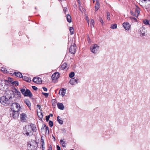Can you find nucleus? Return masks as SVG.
<instances>
[{
	"label": "nucleus",
	"instance_id": "obj_1",
	"mask_svg": "<svg viewBox=\"0 0 150 150\" xmlns=\"http://www.w3.org/2000/svg\"><path fill=\"white\" fill-rule=\"evenodd\" d=\"M37 130V129L35 126L31 124L25 126L23 128V134L27 136H30L32 135L33 132H35Z\"/></svg>",
	"mask_w": 150,
	"mask_h": 150
},
{
	"label": "nucleus",
	"instance_id": "obj_2",
	"mask_svg": "<svg viewBox=\"0 0 150 150\" xmlns=\"http://www.w3.org/2000/svg\"><path fill=\"white\" fill-rule=\"evenodd\" d=\"M20 106L18 103H13L12 104L11 109V111H18L20 110Z\"/></svg>",
	"mask_w": 150,
	"mask_h": 150
},
{
	"label": "nucleus",
	"instance_id": "obj_3",
	"mask_svg": "<svg viewBox=\"0 0 150 150\" xmlns=\"http://www.w3.org/2000/svg\"><path fill=\"white\" fill-rule=\"evenodd\" d=\"M5 96L10 102H11V100L14 98L15 94L13 91H8L6 92V95Z\"/></svg>",
	"mask_w": 150,
	"mask_h": 150
},
{
	"label": "nucleus",
	"instance_id": "obj_4",
	"mask_svg": "<svg viewBox=\"0 0 150 150\" xmlns=\"http://www.w3.org/2000/svg\"><path fill=\"white\" fill-rule=\"evenodd\" d=\"M10 101L5 96L1 97L0 98V102L3 105L7 106L10 104Z\"/></svg>",
	"mask_w": 150,
	"mask_h": 150
},
{
	"label": "nucleus",
	"instance_id": "obj_5",
	"mask_svg": "<svg viewBox=\"0 0 150 150\" xmlns=\"http://www.w3.org/2000/svg\"><path fill=\"white\" fill-rule=\"evenodd\" d=\"M99 46L97 44H95L93 45L91 47V51L94 54L96 53L99 49Z\"/></svg>",
	"mask_w": 150,
	"mask_h": 150
},
{
	"label": "nucleus",
	"instance_id": "obj_6",
	"mask_svg": "<svg viewBox=\"0 0 150 150\" xmlns=\"http://www.w3.org/2000/svg\"><path fill=\"white\" fill-rule=\"evenodd\" d=\"M76 47L75 43L74 44V45H71L69 48V51L71 52V54H74L76 52Z\"/></svg>",
	"mask_w": 150,
	"mask_h": 150
},
{
	"label": "nucleus",
	"instance_id": "obj_7",
	"mask_svg": "<svg viewBox=\"0 0 150 150\" xmlns=\"http://www.w3.org/2000/svg\"><path fill=\"white\" fill-rule=\"evenodd\" d=\"M18 111H10V117L14 118H16L19 116Z\"/></svg>",
	"mask_w": 150,
	"mask_h": 150
},
{
	"label": "nucleus",
	"instance_id": "obj_8",
	"mask_svg": "<svg viewBox=\"0 0 150 150\" xmlns=\"http://www.w3.org/2000/svg\"><path fill=\"white\" fill-rule=\"evenodd\" d=\"M33 81L35 83L37 84H41L42 82L41 79L38 77H34L33 79Z\"/></svg>",
	"mask_w": 150,
	"mask_h": 150
},
{
	"label": "nucleus",
	"instance_id": "obj_9",
	"mask_svg": "<svg viewBox=\"0 0 150 150\" xmlns=\"http://www.w3.org/2000/svg\"><path fill=\"white\" fill-rule=\"evenodd\" d=\"M79 79L77 78L75 79L74 78H71L70 79L69 83L72 85H75L78 82Z\"/></svg>",
	"mask_w": 150,
	"mask_h": 150
},
{
	"label": "nucleus",
	"instance_id": "obj_10",
	"mask_svg": "<svg viewBox=\"0 0 150 150\" xmlns=\"http://www.w3.org/2000/svg\"><path fill=\"white\" fill-rule=\"evenodd\" d=\"M123 25L126 30H129L130 29V25L127 22H125L123 24Z\"/></svg>",
	"mask_w": 150,
	"mask_h": 150
},
{
	"label": "nucleus",
	"instance_id": "obj_11",
	"mask_svg": "<svg viewBox=\"0 0 150 150\" xmlns=\"http://www.w3.org/2000/svg\"><path fill=\"white\" fill-rule=\"evenodd\" d=\"M59 74L58 72H55L52 76V78L53 80L58 79L59 77Z\"/></svg>",
	"mask_w": 150,
	"mask_h": 150
},
{
	"label": "nucleus",
	"instance_id": "obj_12",
	"mask_svg": "<svg viewBox=\"0 0 150 150\" xmlns=\"http://www.w3.org/2000/svg\"><path fill=\"white\" fill-rule=\"evenodd\" d=\"M36 147L35 146L32 145L29 143L28 144V150H35Z\"/></svg>",
	"mask_w": 150,
	"mask_h": 150
},
{
	"label": "nucleus",
	"instance_id": "obj_13",
	"mask_svg": "<svg viewBox=\"0 0 150 150\" xmlns=\"http://www.w3.org/2000/svg\"><path fill=\"white\" fill-rule=\"evenodd\" d=\"M32 96L33 95L30 90L28 89H26L25 96H28L30 98H31Z\"/></svg>",
	"mask_w": 150,
	"mask_h": 150
},
{
	"label": "nucleus",
	"instance_id": "obj_14",
	"mask_svg": "<svg viewBox=\"0 0 150 150\" xmlns=\"http://www.w3.org/2000/svg\"><path fill=\"white\" fill-rule=\"evenodd\" d=\"M26 117V114L25 113H22L20 115V118L21 121L25 122L26 120L25 118Z\"/></svg>",
	"mask_w": 150,
	"mask_h": 150
},
{
	"label": "nucleus",
	"instance_id": "obj_15",
	"mask_svg": "<svg viewBox=\"0 0 150 150\" xmlns=\"http://www.w3.org/2000/svg\"><path fill=\"white\" fill-rule=\"evenodd\" d=\"M57 105L59 109L62 110L64 109V106L62 103H58L57 104Z\"/></svg>",
	"mask_w": 150,
	"mask_h": 150
},
{
	"label": "nucleus",
	"instance_id": "obj_16",
	"mask_svg": "<svg viewBox=\"0 0 150 150\" xmlns=\"http://www.w3.org/2000/svg\"><path fill=\"white\" fill-rule=\"evenodd\" d=\"M66 89H64V88H61L59 91V93H60V92H62L61 93V95L62 96V97H63L65 95V94L66 93Z\"/></svg>",
	"mask_w": 150,
	"mask_h": 150
},
{
	"label": "nucleus",
	"instance_id": "obj_17",
	"mask_svg": "<svg viewBox=\"0 0 150 150\" xmlns=\"http://www.w3.org/2000/svg\"><path fill=\"white\" fill-rule=\"evenodd\" d=\"M13 74L15 75L16 76L20 78H22L23 75L21 73L18 72H15Z\"/></svg>",
	"mask_w": 150,
	"mask_h": 150
},
{
	"label": "nucleus",
	"instance_id": "obj_18",
	"mask_svg": "<svg viewBox=\"0 0 150 150\" xmlns=\"http://www.w3.org/2000/svg\"><path fill=\"white\" fill-rule=\"evenodd\" d=\"M140 31L142 36H144L145 35V33L146 31L144 27H143L141 28L140 29Z\"/></svg>",
	"mask_w": 150,
	"mask_h": 150
},
{
	"label": "nucleus",
	"instance_id": "obj_19",
	"mask_svg": "<svg viewBox=\"0 0 150 150\" xmlns=\"http://www.w3.org/2000/svg\"><path fill=\"white\" fill-rule=\"evenodd\" d=\"M25 103L30 110L31 103L28 100L26 99L25 100Z\"/></svg>",
	"mask_w": 150,
	"mask_h": 150
},
{
	"label": "nucleus",
	"instance_id": "obj_20",
	"mask_svg": "<svg viewBox=\"0 0 150 150\" xmlns=\"http://www.w3.org/2000/svg\"><path fill=\"white\" fill-rule=\"evenodd\" d=\"M45 127V130L46 131V133H48V134L49 133V128L48 127L46 126L45 125H43V126L42 127V129H43Z\"/></svg>",
	"mask_w": 150,
	"mask_h": 150
},
{
	"label": "nucleus",
	"instance_id": "obj_21",
	"mask_svg": "<svg viewBox=\"0 0 150 150\" xmlns=\"http://www.w3.org/2000/svg\"><path fill=\"white\" fill-rule=\"evenodd\" d=\"M22 78H23V79L25 81H27L28 82H30L31 81V79L30 78L26 76H23V77Z\"/></svg>",
	"mask_w": 150,
	"mask_h": 150
},
{
	"label": "nucleus",
	"instance_id": "obj_22",
	"mask_svg": "<svg viewBox=\"0 0 150 150\" xmlns=\"http://www.w3.org/2000/svg\"><path fill=\"white\" fill-rule=\"evenodd\" d=\"M67 21L69 23H70L71 22V16L70 15H69V14L67 15Z\"/></svg>",
	"mask_w": 150,
	"mask_h": 150
},
{
	"label": "nucleus",
	"instance_id": "obj_23",
	"mask_svg": "<svg viewBox=\"0 0 150 150\" xmlns=\"http://www.w3.org/2000/svg\"><path fill=\"white\" fill-rule=\"evenodd\" d=\"M14 92L15 94L17 95L18 97L21 96V94L20 92L18 91L17 89H15Z\"/></svg>",
	"mask_w": 150,
	"mask_h": 150
},
{
	"label": "nucleus",
	"instance_id": "obj_24",
	"mask_svg": "<svg viewBox=\"0 0 150 150\" xmlns=\"http://www.w3.org/2000/svg\"><path fill=\"white\" fill-rule=\"evenodd\" d=\"M99 2L97 1L96 4L95 6V8L96 11L99 8Z\"/></svg>",
	"mask_w": 150,
	"mask_h": 150
},
{
	"label": "nucleus",
	"instance_id": "obj_25",
	"mask_svg": "<svg viewBox=\"0 0 150 150\" xmlns=\"http://www.w3.org/2000/svg\"><path fill=\"white\" fill-rule=\"evenodd\" d=\"M37 114L38 115V117L41 119H42V118L43 117V115H42V112H37Z\"/></svg>",
	"mask_w": 150,
	"mask_h": 150
},
{
	"label": "nucleus",
	"instance_id": "obj_26",
	"mask_svg": "<svg viewBox=\"0 0 150 150\" xmlns=\"http://www.w3.org/2000/svg\"><path fill=\"white\" fill-rule=\"evenodd\" d=\"M60 143L62 144L63 147H65L66 146L65 144H66L65 142V141H64L62 139H61L60 140Z\"/></svg>",
	"mask_w": 150,
	"mask_h": 150
},
{
	"label": "nucleus",
	"instance_id": "obj_27",
	"mask_svg": "<svg viewBox=\"0 0 150 150\" xmlns=\"http://www.w3.org/2000/svg\"><path fill=\"white\" fill-rule=\"evenodd\" d=\"M59 118H60V117L59 116L57 117V121L59 124L62 125L63 124V121L60 119H59Z\"/></svg>",
	"mask_w": 150,
	"mask_h": 150
},
{
	"label": "nucleus",
	"instance_id": "obj_28",
	"mask_svg": "<svg viewBox=\"0 0 150 150\" xmlns=\"http://www.w3.org/2000/svg\"><path fill=\"white\" fill-rule=\"evenodd\" d=\"M67 67V64L66 63H64L61 65L62 69H64Z\"/></svg>",
	"mask_w": 150,
	"mask_h": 150
},
{
	"label": "nucleus",
	"instance_id": "obj_29",
	"mask_svg": "<svg viewBox=\"0 0 150 150\" xmlns=\"http://www.w3.org/2000/svg\"><path fill=\"white\" fill-rule=\"evenodd\" d=\"M135 12L137 14V16H136V17H137L138 16V15L140 13V9L139 8L137 7L136 8Z\"/></svg>",
	"mask_w": 150,
	"mask_h": 150
},
{
	"label": "nucleus",
	"instance_id": "obj_30",
	"mask_svg": "<svg viewBox=\"0 0 150 150\" xmlns=\"http://www.w3.org/2000/svg\"><path fill=\"white\" fill-rule=\"evenodd\" d=\"M94 20L92 19H91V22H90V25L91 26V27H94Z\"/></svg>",
	"mask_w": 150,
	"mask_h": 150
},
{
	"label": "nucleus",
	"instance_id": "obj_31",
	"mask_svg": "<svg viewBox=\"0 0 150 150\" xmlns=\"http://www.w3.org/2000/svg\"><path fill=\"white\" fill-rule=\"evenodd\" d=\"M20 91L22 93L24 96H25V93H26V91L25 89H23V88H20Z\"/></svg>",
	"mask_w": 150,
	"mask_h": 150
},
{
	"label": "nucleus",
	"instance_id": "obj_32",
	"mask_svg": "<svg viewBox=\"0 0 150 150\" xmlns=\"http://www.w3.org/2000/svg\"><path fill=\"white\" fill-rule=\"evenodd\" d=\"M117 27V24H112L111 25L110 28L112 29H114L116 28Z\"/></svg>",
	"mask_w": 150,
	"mask_h": 150
},
{
	"label": "nucleus",
	"instance_id": "obj_33",
	"mask_svg": "<svg viewBox=\"0 0 150 150\" xmlns=\"http://www.w3.org/2000/svg\"><path fill=\"white\" fill-rule=\"evenodd\" d=\"M69 31L71 35H72L74 33V29L72 27H70Z\"/></svg>",
	"mask_w": 150,
	"mask_h": 150
},
{
	"label": "nucleus",
	"instance_id": "obj_34",
	"mask_svg": "<svg viewBox=\"0 0 150 150\" xmlns=\"http://www.w3.org/2000/svg\"><path fill=\"white\" fill-rule=\"evenodd\" d=\"M75 74L74 72H71L69 74V77L70 78H72L74 76Z\"/></svg>",
	"mask_w": 150,
	"mask_h": 150
},
{
	"label": "nucleus",
	"instance_id": "obj_35",
	"mask_svg": "<svg viewBox=\"0 0 150 150\" xmlns=\"http://www.w3.org/2000/svg\"><path fill=\"white\" fill-rule=\"evenodd\" d=\"M143 22L146 25H150V24H149V21L148 20L146 19L144 20Z\"/></svg>",
	"mask_w": 150,
	"mask_h": 150
},
{
	"label": "nucleus",
	"instance_id": "obj_36",
	"mask_svg": "<svg viewBox=\"0 0 150 150\" xmlns=\"http://www.w3.org/2000/svg\"><path fill=\"white\" fill-rule=\"evenodd\" d=\"M52 105L53 106H55L56 103V101L55 99H52Z\"/></svg>",
	"mask_w": 150,
	"mask_h": 150
},
{
	"label": "nucleus",
	"instance_id": "obj_37",
	"mask_svg": "<svg viewBox=\"0 0 150 150\" xmlns=\"http://www.w3.org/2000/svg\"><path fill=\"white\" fill-rule=\"evenodd\" d=\"M49 124L50 127H52L53 125V122L51 121H49Z\"/></svg>",
	"mask_w": 150,
	"mask_h": 150
},
{
	"label": "nucleus",
	"instance_id": "obj_38",
	"mask_svg": "<svg viewBox=\"0 0 150 150\" xmlns=\"http://www.w3.org/2000/svg\"><path fill=\"white\" fill-rule=\"evenodd\" d=\"M41 143H42V148L43 149V148H44V145L45 144L44 140L42 139V138L41 139Z\"/></svg>",
	"mask_w": 150,
	"mask_h": 150
},
{
	"label": "nucleus",
	"instance_id": "obj_39",
	"mask_svg": "<svg viewBox=\"0 0 150 150\" xmlns=\"http://www.w3.org/2000/svg\"><path fill=\"white\" fill-rule=\"evenodd\" d=\"M110 13L109 12H108L107 13V19L108 20H110Z\"/></svg>",
	"mask_w": 150,
	"mask_h": 150
},
{
	"label": "nucleus",
	"instance_id": "obj_40",
	"mask_svg": "<svg viewBox=\"0 0 150 150\" xmlns=\"http://www.w3.org/2000/svg\"><path fill=\"white\" fill-rule=\"evenodd\" d=\"M42 93L44 96H45L46 98L49 95V94H48V93H47L42 92Z\"/></svg>",
	"mask_w": 150,
	"mask_h": 150
},
{
	"label": "nucleus",
	"instance_id": "obj_41",
	"mask_svg": "<svg viewBox=\"0 0 150 150\" xmlns=\"http://www.w3.org/2000/svg\"><path fill=\"white\" fill-rule=\"evenodd\" d=\"M61 130L62 131V133H63L64 134H66V132L65 129H61Z\"/></svg>",
	"mask_w": 150,
	"mask_h": 150
},
{
	"label": "nucleus",
	"instance_id": "obj_42",
	"mask_svg": "<svg viewBox=\"0 0 150 150\" xmlns=\"http://www.w3.org/2000/svg\"><path fill=\"white\" fill-rule=\"evenodd\" d=\"M130 18L132 21H133L134 22H136L137 21V19L134 17H130Z\"/></svg>",
	"mask_w": 150,
	"mask_h": 150
},
{
	"label": "nucleus",
	"instance_id": "obj_43",
	"mask_svg": "<svg viewBox=\"0 0 150 150\" xmlns=\"http://www.w3.org/2000/svg\"><path fill=\"white\" fill-rule=\"evenodd\" d=\"M1 70L4 73L6 72L7 70H5L4 68H1Z\"/></svg>",
	"mask_w": 150,
	"mask_h": 150
},
{
	"label": "nucleus",
	"instance_id": "obj_44",
	"mask_svg": "<svg viewBox=\"0 0 150 150\" xmlns=\"http://www.w3.org/2000/svg\"><path fill=\"white\" fill-rule=\"evenodd\" d=\"M99 21L100 22L103 24V21L102 19L100 17L99 18Z\"/></svg>",
	"mask_w": 150,
	"mask_h": 150
},
{
	"label": "nucleus",
	"instance_id": "obj_45",
	"mask_svg": "<svg viewBox=\"0 0 150 150\" xmlns=\"http://www.w3.org/2000/svg\"><path fill=\"white\" fill-rule=\"evenodd\" d=\"M50 117L49 116H46V121L47 122L49 120V118Z\"/></svg>",
	"mask_w": 150,
	"mask_h": 150
},
{
	"label": "nucleus",
	"instance_id": "obj_46",
	"mask_svg": "<svg viewBox=\"0 0 150 150\" xmlns=\"http://www.w3.org/2000/svg\"><path fill=\"white\" fill-rule=\"evenodd\" d=\"M32 88H33V89L35 90H37V87L35 86H32Z\"/></svg>",
	"mask_w": 150,
	"mask_h": 150
},
{
	"label": "nucleus",
	"instance_id": "obj_47",
	"mask_svg": "<svg viewBox=\"0 0 150 150\" xmlns=\"http://www.w3.org/2000/svg\"><path fill=\"white\" fill-rule=\"evenodd\" d=\"M13 84H15L16 85H18V81H13Z\"/></svg>",
	"mask_w": 150,
	"mask_h": 150
},
{
	"label": "nucleus",
	"instance_id": "obj_48",
	"mask_svg": "<svg viewBox=\"0 0 150 150\" xmlns=\"http://www.w3.org/2000/svg\"><path fill=\"white\" fill-rule=\"evenodd\" d=\"M52 150V146L50 145L48 147V150Z\"/></svg>",
	"mask_w": 150,
	"mask_h": 150
},
{
	"label": "nucleus",
	"instance_id": "obj_49",
	"mask_svg": "<svg viewBox=\"0 0 150 150\" xmlns=\"http://www.w3.org/2000/svg\"><path fill=\"white\" fill-rule=\"evenodd\" d=\"M42 88L44 90V91H47V89L46 87H43Z\"/></svg>",
	"mask_w": 150,
	"mask_h": 150
},
{
	"label": "nucleus",
	"instance_id": "obj_50",
	"mask_svg": "<svg viewBox=\"0 0 150 150\" xmlns=\"http://www.w3.org/2000/svg\"><path fill=\"white\" fill-rule=\"evenodd\" d=\"M57 150H61L60 146L59 145L57 146Z\"/></svg>",
	"mask_w": 150,
	"mask_h": 150
},
{
	"label": "nucleus",
	"instance_id": "obj_51",
	"mask_svg": "<svg viewBox=\"0 0 150 150\" xmlns=\"http://www.w3.org/2000/svg\"><path fill=\"white\" fill-rule=\"evenodd\" d=\"M37 107L38 108H39V109L40 110L41 106H40V105H37Z\"/></svg>",
	"mask_w": 150,
	"mask_h": 150
},
{
	"label": "nucleus",
	"instance_id": "obj_52",
	"mask_svg": "<svg viewBox=\"0 0 150 150\" xmlns=\"http://www.w3.org/2000/svg\"><path fill=\"white\" fill-rule=\"evenodd\" d=\"M67 9V8H64V9H63V10H64V11H66V10Z\"/></svg>",
	"mask_w": 150,
	"mask_h": 150
},
{
	"label": "nucleus",
	"instance_id": "obj_53",
	"mask_svg": "<svg viewBox=\"0 0 150 150\" xmlns=\"http://www.w3.org/2000/svg\"><path fill=\"white\" fill-rule=\"evenodd\" d=\"M48 116H49L50 117V116H53V114H50Z\"/></svg>",
	"mask_w": 150,
	"mask_h": 150
},
{
	"label": "nucleus",
	"instance_id": "obj_54",
	"mask_svg": "<svg viewBox=\"0 0 150 150\" xmlns=\"http://www.w3.org/2000/svg\"><path fill=\"white\" fill-rule=\"evenodd\" d=\"M87 23H88V25H89V20L88 19V20H87Z\"/></svg>",
	"mask_w": 150,
	"mask_h": 150
},
{
	"label": "nucleus",
	"instance_id": "obj_55",
	"mask_svg": "<svg viewBox=\"0 0 150 150\" xmlns=\"http://www.w3.org/2000/svg\"><path fill=\"white\" fill-rule=\"evenodd\" d=\"M70 150H74V149H71Z\"/></svg>",
	"mask_w": 150,
	"mask_h": 150
},
{
	"label": "nucleus",
	"instance_id": "obj_56",
	"mask_svg": "<svg viewBox=\"0 0 150 150\" xmlns=\"http://www.w3.org/2000/svg\"><path fill=\"white\" fill-rule=\"evenodd\" d=\"M35 9H36V8L35 7Z\"/></svg>",
	"mask_w": 150,
	"mask_h": 150
},
{
	"label": "nucleus",
	"instance_id": "obj_57",
	"mask_svg": "<svg viewBox=\"0 0 150 150\" xmlns=\"http://www.w3.org/2000/svg\"><path fill=\"white\" fill-rule=\"evenodd\" d=\"M119 1H120V0H118Z\"/></svg>",
	"mask_w": 150,
	"mask_h": 150
}]
</instances>
